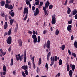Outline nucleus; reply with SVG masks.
Masks as SVG:
<instances>
[{
  "label": "nucleus",
  "mask_w": 77,
  "mask_h": 77,
  "mask_svg": "<svg viewBox=\"0 0 77 77\" xmlns=\"http://www.w3.org/2000/svg\"><path fill=\"white\" fill-rule=\"evenodd\" d=\"M7 42L8 44L10 45L12 42V38H11V36H9L7 38Z\"/></svg>",
  "instance_id": "obj_3"
},
{
  "label": "nucleus",
  "mask_w": 77,
  "mask_h": 77,
  "mask_svg": "<svg viewBox=\"0 0 77 77\" xmlns=\"http://www.w3.org/2000/svg\"><path fill=\"white\" fill-rule=\"evenodd\" d=\"M6 72H5L4 71L2 72V74L3 75H6Z\"/></svg>",
  "instance_id": "obj_58"
},
{
  "label": "nucleus",
  "mask_w": 77,
  "mask_h": 77,
  "mask_svg": "<svg viewBox=\"0 0 77 77\" xmlns=\"http://www.w3.org/2000/svg\"><path fill=\"white\" fill-rule=\"evenodd\" d=\"M3 71L6 72V66H5V65L3 66Z\"/></svg>",
  "instance_id": "obj_26"
},
{
  "label": "nucleus",
  "mask_w": 77,
  "mask_h": 77,
  "mask_svg": "<svg viewBox=\"0 0 77 77\" xmlns=\"http://www.w3.org/2000/svg\"><path fill=\"white\" fill-rule=\"evenodd\" d=\"M36 71L37 73H38V72H39L40 71V69L39 68V67H37Z\"/></svg>",
  "instance_id": "obj_40"
},
{
  "label": "nucleus",
  "mask_w": 77,
  "mask_h": 77,
  "mask_svg": "<svg viewBox=\"0 0 77 77\" xmlns=\"http://www.w3.org/2000/svg\"><path fill=\"white\" fill-rule=\"evenodd\" d=\"M34 40V44H35V43H36L37 42V38H34L33 39Z\"/></svg>",
  "instance_id": "obj_42"
},
{
  "label": "nucleus",
  "mask_w": 77,
  "mask_h": 77,
  "mask_svg": "<svg viewBox=\"0 0 77 77\" xmlns=\"http://www.w3.org/2000/svg\"><path fill=\"white\" fill-rule=\"evenodd\" d=\"M47 32V30H45L44 31H43V35H45V33H46Z\"/></svg>",
  "instance_id": "obj_46"
},
{
  "label": "nucleus",
  "mask_w": 77,
  "mask_h": 77,
  "mask_svg": "<svg viewBox=\"0 0 77 77\" xmlns=\"http://www.w3.org/2000/svg\"><path fill=\"white\" fill-rule=\"evenodd\" d=\"M74 46L75 48H77V42L75 41L74 43Z\"/></svg>",
  "instance_id": "obj_19"
},
{
  "label": "nucleus",
  "mask_w": 77,
  "mask_h": 77,
  "mask_svg": "<svg viewBox=\"0 0 77 77\" xmlns=\"http://www.w3.org/2000/svg\"><path fill=\"white\" fill-rule=\"evenodd\" d=\"M9 21L10 24V25H12V24H13V22L14 21V19H11Z\"/></svg>",
  "instance_id": "obj_17"
},
{
  "label": "nucleus",
  "mask_w": 77,
  "mask_h": 77,
  "mask_svg": "<svg viewBox=\"0 0 77 77\" xmlns=\"http://www.w3.org/2000/svg\"><path fill=\"white\" fill-rule=\"evenodd\" d=\"M9 6V5H8V4H6L5 5V7L6 8H8V9Z\"/></svg>",
  "instance_id": "obj_30"
},
{
  "label": "nucleus",
  "mask_w": 77,
  "mask_h": 77,
  "mask_svg": "<svg viewBox=\"0 0 77 77\" xmlns=\"http://www.w3.org/2000/svg\"><path fill=\"white\" fill-rule=\"evenodd\" d=\"M45 67L47 70H48V63H46Z\"/></svg>",
  "instance_id": "obj_37"
},
{
  "label": "nucleus",
  "mask_w": 77,
  "mask_h": 77,
  "mask_svg": "<svg viewBox=\"0 0 77 77\" xmlns=\"http://www.w3.org/2000/svg\"><path fill=\"white\" fill-rule=\"evenodd\" d=\"M68 1V0H66V1L64 3V5L65 6H66V5L67 4V2Z\"/></svg>",
  "instance_id": "obj_55"
},
{
  "label": "nucleus",
  "mask_w": 77,
  "mask_h": 77,
  "mask_svg": "<svg viewBox=\"0 0 77 77\" xmlns=\"http://www.w3.org/2000/svg\"><path fill=\"white\" fill-rule=\"evenodd\" d=\"M14 15H15V14H14V12H13L11 14V17H14Z\"/></svg>",
  "instance_id": "obj_48"
},
{
  "label": "nucleus",
  "mask_w": 77,
  "mask_h": 77,
  "mask_svg": "<svg viewBox=\"0 0 77 77\" xmlns=\"http://www.w3.org/2000/svg\"><path fill=\"white\" fill-rule=\"evenodd\" d=\"M8 15H6L5 16V19L6 21H7L8 20Z\"/></svg>",
  "instance_id": "obj_47"
},
{
  "label": "nucleus",
  "mask_w": 77,
  "mask_h": 77,
  "mask_svg": "<svg viewBox=\"0 0 77 77\" xmlns=\"http://www.w3.org/2000/svg\"><path fill=\"white\" fill-rule=\"evenodd\" d=\"M38 14H39V9L38 8H36L35 9V11L34 12V16H36Z\"/></svg>",
  "instance_id": "obj_6"
},
{
  "label": "nucleus",
  "mask_w": 77,
  "mask_h": 77,
  "mask_svg": "<svg viewBox=\"0 0 77 77\" xmlns=\"http://www.w3.org/2000/svg\"><path fill=\"white\" fill-rule=\"evenodd\" d=\"M51 52H49L48 53L47 55V59L48 61H49V59H50V57L51 56Z\"/></svg>",
  "instance_id": "obj_11"
},
{
  "label": "nucleus",
  "mask_w": 77,
  "mask_h": 77,
  "mask_svg": "<svg viewBox=\"0 0 77 77\" xmlns=\"http://www.w3.org/2000/svg\"><path fill=\"white\" fill-rule=\"evenodd\" d=\"M28 66H27V65H24L22 66L21 67V68L22 69H23L24 70H26V69H27V68H28Z\"/></svg>",
  "instance_id": "obj_8"
},
{
  "label": "nucleus",
  "mask_w": 77,
  "mask_h": 77,
  "mask_svg": "<svg viewBox=\"0 0 77 77\" xmlns=\"http://www.w3.org/2000/svg\"><path fill=\"white\" fill-rule=\"evenodd\" d=\"M71 41H73L74 39V37L73 36V35H72L71 37Z\"/></svg>",
  "instance_id": "obj_52"
},
{
  "label": "nucleus",
  "mask_w": 77,
  "mask_h": 77,
  "mask_svg": "<svg viewBox=\"0 0 77 77\" xmlns=\"http://www.w3.org/2000/svg\"><path fill=\"white\" fill-rule=\"evenodd\" d=\"M40 41H41V38H40V36H39L38 37L37 42L38 43V42H40Z\"/></svg>",
  "instance_id": "obj_36"
},
{
  "label": "nucleus",
  "mask_w": 77,
  "mask_h": 77,
  "mask_svg": "<svg viewBox=\"0 0 77 77\" xmlns=\"http://www.w3.org/2000/svg\"><path fill=\"white\" fill-rule=\"evenodd\" d=\"M44 11V12L45 13V15H47V10H45Z\"/></svg>",
  "instance_id": "obj_61"
},
{
  "label": "nucleus",
  "mask_w": 77,
  "mask_h": 77,
  "mask_svg": "<svg viewBox=\"0 0 77 77\" xmlns=\"http://www.w3.org/2000/svg\"><path fill=\"white\" fill-rule=\"evenodd\" d=\"M23 13L24 15H25H25V17H24L23 18V20H24V21H26V20H27L28 16V15L27 14H28V9H27V8L26 7L24 8Z\"/></svg>",
  "instance_id": "obj_2"
},
{
  "label": "nucleus",
  "mask_w": 77,
  "mask_h": 77,
  "mask_svg": "<svg viewBox=\"0 0 77 77\" xmlns=\"http://www.w3.org/2000/svg\"><path fill=\"white\" fill-rule=\"evenodd\" d=\"M32 64L33 67L34 68V69H35L36 68V66L35 65V63H32Z\"/></svg>",
  "instance_id": "obj_44"
},
{
  "label": "nucleus",
  "mask_w": 77,
  "mask_h": 77,
  "mask_svg": "<svg viewBox=\"0 0 77 77\" xmlns=\"http://www.w3.org/2000/svg\"><path fill=\"white\" fill-rule=\"evenodd\" d=\"M51 63L50 64V66H51L54 65V61L56 62L57 60V56H55V57L53 56L51 57Z\"/></svg>",
  "instance_id": "obj_1"
},
{
  "label": "nucleus",
  "mask_w": 77,
  "mask_h": 77,
  "mask_svg": "<svg viewBox=\"0 0 77 77\" xmlns=\"http://www.w3.org/2000/svg\"><path fill=\"white\" fill-rule=\"evenodd\" d=\"M53 5H51L49 6V8L50 9H51L53 8Z\"/></svg>",
  "instance_id": "obj_41"
},
{
  "label": "nucleus",
  "mask_w": 77,
  "mask_h": 77,
  "mask_svg": "<svg viewBox=\"0 0 77 77\" xmlns=\"http://www.w3.org/2000/svg\"><path fill=\"white\" fill-rule=\"evenodd\" d=\"M11 50V47L10 46L8 49V51L9 52H10Z\"/></svg>",
  "instance_id": "obj_56"
},
{
  "label": "nucleus",
  "mask_w": 77,
  "mask_h": 77,
  "mask_svg": "<svg viewBox=\"0 0 77 77\" xmlns=\"http://www.w3.org/2000/svg\"><path fill=\"white\" fill-rule=\"evenodd\" d=\"M59 48H60V49L62 50H65V45H63L61 47H59Z\"/></svg>",
  "instance_id": "obj_15"
},
{
  "label": "nucleus",
  "mask_w": 77,
  "mask_h": 77,
  "mask_svg": "<svg viewBox=\"0 0 77 77\" xmlns=\"http://www.w3.org/2000/svg\"><path fill=\"white\" fill-rule=\"evenodd\" d=\"M16 60H17V61L19 60V58H18V57L17 55L16 54Z\"/></svg>",
  "instance_id": "obj_43"
},
{
  "label": "nucleus",
  "mask_w": 77,
  "mask_h": 77,
  "mask_svg": "<svg viewBox=\"0 0 77 77\" xmlns=\"http://www.w3.org/2000/svg\"><path fill=\"white\" fill-rule=\"evenodd\" d=\"M72 19H70V21H68V23L69 24H71L72 23Z\"/></svg>",
  "instance_id": "obj_38"
},
{
  "label": "nucleus",
  "mask_w": 77,
  "mask_h": 77,
  "mask_svg": "<svg viewBox=\"0 0 77 77\" xmlns=\"http://www.w3.org/2000/svg\"><path fill=\"white\" fill-rule=\"evenodd\" d=\"M18 43L20 46H22V45H23V44L22 43L21 40L20 39L19 40Z\"/></svg>",
  "instance_id": "obj_16"
},
{
  "label": "nucleus",
  "mask_w": 77,
  "mask_h": 77,
  "mask_svg": "<svg viewBox=\"0 0 77 77\" xmlns=\"http://www.w3.org/2000/svg\"><path fill=\"white\" fill-rule=\"evenodd\" d=\"M19 60H20V61H22V60H23V58L21 57H20Z\"/></svg>",
  "instance_id": "obj_63"
},
{
  "label": "nucleus",
  "mask_w": 77,
  "mask_h": 77,
  "mask_svg": "<svg viewBox=\"0 0 77 77\" xmlns=\"http://www.w3.org/2000/svg\"><path fill=\"white\" fill-rule=\"evenodd\" d=\"M49 5H50V2L48 1H47V3H46L45 4V8H48Z\"/></svg>",
  "instance_id": "obj_12"
},
{
  "label": "nucleus",
  "mask_w": 77,
  "mask_h": 77,
  "mask_svg": "<svg viewBox=\"0 0 77 77\" xmlns=\"http://www.w3.org/2000/svg\"><path fill=\"white\" fill-rule=\"evenodd\" d=\"M46 8H47V7H43V10L44 11H45L47 10V9H46Z\"/></svg>",
  "instance_id": "obj_62"
},
{
  "label": "nucleus",
  "mask_w": 77,
  "mask_h": 77,
  "mask_svg": "<svg viewBox=\"0 0 77 77\" xmlns=\"http://www.w3.org/2000/svg\"><path fill=\"white\" fill-rule=\"evenodd\" d=\"M22 74L23 77H26V74L24 73V72L23 71H22Z\"/></svg>",
  "instance_id": "obj_33"
},
{
  "label": "nucleus",
  "mask_w": 77,
  "mask_h": 77,
  "mask_svg": "<svg viewBox=\"0 0 77 77\" xmlns=\"http://www.w3.org/2000/svg\"><path fill=\"white\" fill-rule=\"evenodd\" d=\"M75 68V65H74V64H73L71 66L72 70L73 71H74Z\"/></svg>",
  "instance_id": "obj_21"
},
{
  "label": "nucleus",
  "mask_w": 77,
  "mask_h": 77,
  "mask_svg": "<svg viewBox=\"0 0 77 77\" xmlns=\"http://www.w3.org/2000/svg\"><path fill=\"white\" fill-rule=\"evenodd\" d=\"M58 63L59 65H62V60L61 59L59 60Z\"/></svg>",
  "instance_id": "obj_22"
},
{
  "label": "nucleus",
  "mask_w": 77,
  "mask_h": 77,
  "mask_svg": "<svg viewBox=\"0 0 77 77\" xmlns=\"http://www.w3.org/2000/svg\"><path fill=\"white\" fill-rule=\"evenodd\" d=\"M67 70L68 72L69 71V65L68 64L67 66Z\"/></svg>",
  "instance_id": "obj_32"
},
{
  "label": "nucleus",
  "mask_w": 77,
  "mask_h": 77,
  "mask_svg": "<svg viewBox=\"0 0 77 77\" xmlns=\"http://www.w3.org/2000/svg\"><path fill=\"white\" fill-rule=\"evenodd\" d=\"M32 37L33 39H35V38H36V35L35 34H33L32 35Z\"/></svg>",
  "instance_id": "obj_31"
},
{
  "label": "nucleus",
  "mask_w": 77,
  "mask_h": 77,
  "mask_svg": "<svg viewBox=\"0 0 77 77\" xmlns=\"http://www.w3.org/2000/svg\"><path fill=\"white\" fill-rule=\"evenodd\" d=\"M72 71V70H70L69 71V74L70 77H72V73H73Z\"/></svg>",
  "instance_id": "obj_9"
},
{
  "label": "nucleus",
  "mask_w": 77,
  "mask_h": 77,
  "mask_svg": "<svg viewBox=\"0 0 77 77\" xmlns=\"http://www.w3.org/2000/svg\"><path fill=\"white\" fill-rule=\"evenodd\" d=\"M12 31V28H11L8 31L7 35L8 36H10L11 34V31Z\"/></svg>",
  "instance_id": "obj_13"
},
{
  "label": "nucleus",
  "mask_w": 77,
  "mask_h": 77,
  "mask_svg": "<svg viewBox=\"0 0 77 77\" xmlns=\"http://www.w3.org/2000/svg\"><path fill=\"white\" fill-rule=\"evenodd\" d=\"M14 8V7H13V6H12V5H9V6L8 7V9H13V8Z\"/></svg>",
  "instance_id": "obj_28"
},
{
  "label": "nucleus",
  "mask_w": 77,
  "mask_h": 77,
  "mask_svg": "<svg viewBox=\"0 0 77 77\" xmlns=\"http://www.w3.org/2000/svg\"><path fill=\"white\" fill-rule=\"evenodd\" d=\"M35 56H33L32 57V63H34V60H35Z\"/></svg>",
  "instance_id": "obj_53"
},
{
  "label": "nucleus",
  "mask_w": 77,
  "mask_h": 77,
  "mask_svg": "<svg viewBox=\"0 0 77 77\" xmlns=\"http://www.w3.org/2000/svg\"><path fill=\"white\" fill-rule=\"evenodd\" d=\"M32 32L29 31V32H28V33H29V34H31V35L32 34Z\"/></svg>",
  "instance_id": "obj_64"
},
{
  "label": "nucleus",
  "mask_w": 77,
  "mask_h": 77,
  "mask_svg": "<svg viewBox=\"0 0 77 77\" xmlns=\"http://www.w3.org/2000/svg\"><path fill=\"white\" fill-rule=\"evenodd\" d=\"M72 56H73L74 57H76V54L74 53H72Z\"/></svg>",
  "instance_id": "obj_39"
},
{
  "label": "nucleus",
  "mask_w": 77,
  "mask_h": 77,
  "mask_svg": "<svg viewBox=\"0 0 77 77\" xmlns=\"http://www.w3.org/2000/svg\"><path fill=\"white\" fill-rule=\"evenodd\" d=\"M72 28V25H69L67 26V29L68 31L69 32H71V30Z\"/></svg>",
  "instance_id": "obj_7"
},
{
  "label": "nucleus",
  "mask_w": 77,
  "mask_h": 77,
  "mask_svg": "<svg viewBox=\"0 0 77 77\" xmlns=\"http://www.w3.org/2000/svg\"><path fill=\"white\" fill-rule=\"evenodd\" d=\"M0 4L1 6H3L5 4V2L4 1H1Z\"/></svg>",
  "instance_id": "obj_14"
},
{
  "label": "nucleus",
  "mask_w": 77,
  "mask_h": 77,
  "mask_svg": "<svg viewBox=\"0 0 77 77\" xmlns=\"http://www.w3.org/2000/svg\"><path fill=\"white\" fill-rule=\"evenodd\" d=\"M16 27H15V29H14V32L17 33V30H18V24L16 25Z\"/></svg>",
  "instance_id": "obj_20"
},
{
  "label": "nucleus",
  "mask_w": 77,
  "mask_h": 77,
  "mask_svg": "<svg viewBox=\"0 0 77 77\" xmlns=\"http://www.w3.org/2000/svg\"><path fill=\"white\" fill-rule=\"evenodd\" d=\"M56 19L52 20L51 21V23L52 24H56Z\"/></svg>",
  "instance_id": "obj_23"
},
{
  "label": "nucleus",
  "mask_w": 77,
  "mask_h": 77,
  "mask_svg": "<svg viewBox=\"0 0 77 77\" xmlns=\"http://www.w3.org/2000/svg\"><path fill=\"white\" fill-rule=\"evenodd\" d=\"M59 30L57 29L56 30V31H55V34L56 35H59Z\"/></svg>",
  "instance_id": "obj_27"
},
{
  "label": "nucleus",
  "mask_w": 77,
  "mask_h": 77,
  "mask_svg": "<svg viewBox=\"0 0 77 77\" xmlns=\"http://www.w3.org/2000/svg\"><path fill=\"white\" fill-rule=\"evenodd\" d=\"M35 9V6H32V10L33 11H34Z\"/></svg>",
  "instance_id": "obj_57"
},
{
  "label": "nucleus",
  "mask_w": 77,
  "mask_h": 77,
  "mask_svg": "<svg viewBox=\"0 0 77 77\" xmlns=\"http://www.w3.org/2000/svg\"><path fill=\"white\" fill-rule=\"evenodd\" d=\"M50 41L48 40L46 44V47L48 48L49 51H50Z\"/></svg>",
  "instance_id": "obj_4"
},
{
  "label": "nucleus",
  "mask_w": 77,
  "mask_h": 77,
  "mask_svg": "<svg viewBox=\"0 0 77 77\" xmlns=\"http://www.w3.org/2000/svg\"><path fill=\"white\" fill-rule=\"evenodd\" d=\"M2 54H3V56H5L6 54V52H2Z\"/></svg>",
  "instance_id": "obj_59"
},
{
  "label": "nucleus",
  "mask_w": 77,
  "mask_h": 77,
  "mask_svg": "<svg viewBox=\"0 0 77 77\" xmlns=\"http://www.w3.org/2000/svg\"><path fill=\"white\" fill-rule=\"evenodd\" d=\"M14 64V61H13V58L11 59V63H10L11 66H12Z\"/></svg>",
  "instance_id": "obj_29"
},
{
  "label": "nucleus",
  "mask_w": 77,
  "mask_h": 77,
  "mask_svg": "<svg viewBox=\"0 0 77 77\" xmlns=\"http://www.w3.org/2000/svg\"><path fill=\"white\" fill-rule=\"evenodd\" d=\"M75 18L76 20L77 19V13L75 16Z\"/></svg>",
  "instance_id": "obj_60"
},
{
  "label": "nucleus",
  "mask_w": 77,
  "mask_h": 77,
  "mask_svg": "<svg viewBox=\"0 0 77 77\" xmlns=\"http://www.w3.org/2000/svg\"><path fill=\"white\" fill-rule=\"evenodd\" d=\"M67 14H69L70 13H71V9H70V8L69 7H67Z\"/></svg>",
  "instance_id": "obj_18"
},
{
  "label": "nucleus",
  "mask_w": 77,
  "mask_h": 77,
  "mask_svg": "<svg viewBox=\"0 0 77 77\" xmlns=\"http://www.w3.org/2000/svg\"><path fill=\"white\" fill-rule=\"evenodd\" d=\"M1 15L3 17H5V14H4L3 13H2Z\"/></svg>",
  "instance_id": "obj_49"
},
{
  "label": "nucleus",
  "mask_w": 77,
  "mask_h": 77,
  "mask_svg": "<svg viewBox=\"0 0 77 77\" xmlns=\"http://www.w3.org/2000/svg\"><path fill=\"white\" fill-rule=\"evenodd\" d=\"M68 53H69V55H71V51H70V50H69V49H68Z\"/></svg>",
  "instance_id": "obj_51"
},
{
  "label": "nucleus",
  "mask_w": 77,
  "mask_h": 77,
  "mask_svg": "<svg viewBox=\"0 0 77 77\" xmlns=\"http://www.w3.org/2000/svg\"><path fill=\"white\" fill-rule=\"evenodd\" d=\"M25 1L26 4L27 5H29V3H30V1H29L28 0H26Z\"/></svg>",
  "instance_id": "obj_35"
},
{
  "label": "nucleus",
  "mask_w": 77,
  "mask_h": 77,
  "mask_svg": "<svg viewBox=\"0 0 77 77\" xmlns=\"http://www.w3.org/2000/svg\"><path fill=\"white\" fill-rule=\"evenodd\" d=\"M42 63V60L41 58H39L38 61V64L39 65H40V64H41Z\"/></svg>",
  "instance_id": "obj_24"
},
{
  "label": "nucleus",
  "mask_w": 77,
  "mask_h": 77,
  "mask_svg": "<svg viewBox=\"0 0 77 77\" xmlns=\"http://www.w3.org/2000/svg\"><path fill=\"white\" fill-rule=\"evenodd\" d=\"M8 27V23L7 22H5V25L4 26V29H6Z\"/></svg>",
  "instance_id": "obj_10"
},
{
  "label": "nucleus",
  "mask_w": 77,
  "mask_h": 77,
  "mask_svg": "<svg viewBox=\"0 0 77 77\" xmlns=\"http://www.w3.org/2000/svg\"><path fill=\"white\" fill-rule=\"evenodd\" d=\"M26 60H27V57H26V51H25L24 53L23 60L24 62H26Z\"/></svg>",
  "instance_id": "obj_5"
},
{
  "label": "nucleus",
  "mask_w": 77,
  "mask_h": 77,
  "mask_svg": "<svg viewBox=\"0 0 77 77\" xmlns=\"http://www.w3.org/2000/svg\"><path fill=\"white\" fill-rule=\"evenodd\" d=\"M43 5V2H40L39 4L40 6H42Z\"/></svg>",
  "instance_id": "obj_54"
},
{
  "label": "nucleus",
  "mask_w": 77,
  "mask_h": 77,
  "mask_svg": "<svg viewBox=\"0 0 77 77\" xmlns=\"http://www.w3.org/2000/svg\"><path fill=\"white\" fill-rule=\"evenodd\" d=\"M74 2V0H70L69 1V3H72Z\"/></svg>",
  "instance_id": "obj_50"
},
{
  "label": "nucleus",
  "mask_w": 77,
  "mask_h": 77,
  "mask_svg": "<svg viewBox=\"0 0 77 77\" xmlns=\"http://www.w3.org/2000/svg\"><path fill=\"white\" fill-rule=\"evenodd\" d=\"M39 1H37L35 2V5H39Z\"/></svg>",
  "instance_id": "obj_45"
},
{
  "label": "nucleus",
  "mask_w": 77,
  "mask_h": 77,
  "mask_svg": "<svg viewBox=\"0 0 77 77\" xmlns=\"http://www.w3.org/2000/svg\"><path fill=\"white\" fill-rule=\"evenodd\" d=\"M24 72L26 75H27L29 74V72H28V71L27 70H25Z\"/></svg>",
  "instance_id": "obj_34"
},
{
  "label": "nucleus",
  "mask_w": 77,
  "mask_h": 77,
  "mask_svg": "<svg viewBox=\"0 0 77 77\" xmlns=\"http://www.w3.org/2000/svg\"><path fill=\"white\" fill-rule=\"evenodd\" d=\"M73 12V15H75L77 14V11L76 10H74Z\"/></svg>",
  "instance_id": "obj_25"
}]
</instances>
